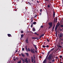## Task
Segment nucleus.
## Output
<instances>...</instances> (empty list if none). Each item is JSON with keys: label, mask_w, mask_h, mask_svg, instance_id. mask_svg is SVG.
Instances as JSON below:
<instances>
[{"label": "nucleus", "mask_w": 63, "mask_h": 63, "mask_svg": "<svg viewBox=\"0 0 63 63\" xmlns=\"http://www.w3.org/2000/svg\"><path fill=\"white\" fill-rule=\"evenodd\" d=\"M33 31H36V30L34 28H33Z\"/></svg>", "instance_id": "obj_26"}, {"label": "nucleus", "mask_w": 63, "mask_h": 63, "mask_svg": "<svg viewBox=\"0 0 63 63\" xmlns=\"http://www.w3.org/2000/svg\"><path fill=\"white\" fill-rule=\"evenodd\" d=\"M39 15H42V13H40Z\"/></svg>", "instance_id": "obj_56"}, {"label": "nucleus", "mask_w": 63, "mask_h": 63, "mask_svg": "<svg viewBox=\"0 0 63 63\" xmlns=\"http://www.w3.org/2000/svg\"><path fill=\"white\" fill-rule=\"evenodd\" d=\"M45 1H47V2H48L49 1V0H44Z\"/></svg>", "instance_id": "obj_30"}, {"label": "nucleus", "mask_w": 63, "mask_h": 63, "mask_svg": "<svg viewBox=\"0 0 63 63\" xmlns=\"http://www.w3.org/2000/svg\"><path fill=\"white\" fill-rule=\"evenodd\" d=\"M48 24L49 25L48 29H50V28H51V27H52V22H49L48 23Z\"/></svg>", "instance_id": "obj_3"}, {"label": "nucleus", "mask_w": 63, "mask_h": 63, "mask_svg": "<svg viewBox=\"0 0 63 63\" xmlns=\"http://www.w3.org/2000/svg\"><path fill=\"white\" fill-rule=\"evenodd\" d=\"M16 60V59H14V61H15Z\"/></svg>", "instance_id": "obj_62"}, {"label": "nucleus", "mask_w": 63, "mask_h": 63, "mask_svg": "<svg viewBox=\"0 0 63 63\" xmlns=\"http://www.w3.org/2000/svg\"><path fill=\"white\" fill-rule=\"evenodd\" d=\"M23 31H21V33H23Z\"/></svg>", "instance_id": "obj_32"}, {"label": "nucleus", "mask_w": 63, "mask_h": 63, "mask_svg": "<svg viewBox=\"0 0 63 63\" xmlns=\"http://www.w3.org/2000/svg\"><path fill=\"white\" fill-rule=\"evenodd\" d=\"M60 23H59V22H58L56 26H57V27H59V26L60 25Z\"/></svg>", "instance_id": "obj_7"}, {"label": "nucleus", "mask_w": 63, "mask_h": 63, "mask_svg": "<svg viewBox=\"0 0 63 63\" xmlns=\"http://www.w3.org/2000/svg\"><path fill=\"white\" fill-rule=\"evenodd\" d=\"M21 55H22H22H23V54L22 53H21Z\"/></svg>", "instance_id": "obj_61"}, {"label": "nucleus", "mask_w": 63, "mask_h": 63, "mask_svg": "<svg viewBox=\"0 0 63 63\" xmlns=\"http://www.w3.org/2000/svg\"><path fill=\"white\" fill-rule=\"evenodd\" d=\"M41 28H43V27H44L43 26H41Z\"/></svg>", "instance_id": "obj_44"}, {"label": "nucleus", "mask_w": 63, "mask_h": 63, "mask_svg": "<svg viewBox=\"0 0 63 63\" xmlns=\"http://www.w3.org/2000/svg\"><path fill=\"white\" fill-rule=\"evenodd\" d=\"M42 37V36H41V35L39 36V38H40V39H41V38Z\"/></svg>", "instance_id": "obj_42"}, {"label": "nucleus", "mask_w": 63, "mask_h": 63, "mask_svg": "<svg viewBox=\"0 0 63 63\" xmlns=\"http://www.w3.org/2000/svg\"><path fill=\"white\" fill-rule=\"evenodd\" d=\"M27 58H26V59H25L24 60L25 61V62L26 63H29L28 61L27 60Z\"/></svg>", "instance_id": "obj_6"}, {"label": "nucleus", "mask_w": 63, "mask_h": 63, "mask_svg": "<svg viewBox=\"0 0 63 63\" xmlns=\"http://www.w3.org/2000/svg\"><path fill=\"white\" fill-rule=\"evenodd\" d=\"M55 25H54V26H53L52 29V32H53V30H54V28H55Z\"/></svg>", "instance_id": "obj_9"}, {"label": "nucleus", "mask_w": 63, "mask_h": 63, "mask_svg": "<svg viewBox=\"0 0 63 63\" xmlns=\"http://www.w3.org/2000/svg\"><path fill=\"white\" fill-rule=\"evenodd\" d=\"M36 35H37V36H38V35H39V34H37V33H36Z\"/></svg>", "instance_id": "obj_58"}, {"label": "nucleus", "mask_w": 63, "mask_h": 63, "mask_svg": "<svg viewBox=\"0 0 63 63\" xmlns=\"http://www.w3.org/2000/svg\"><path fill=\"white\" fill-rule=\"evenodd\" d=\"M28 51H31V50H29Z\"/></svg>", "instance_id": "obj_60"}, {"label": "nucleus", "mask_w": 63, "mask_h": 63, "mask_svg": "<svg viewBox=\"0 0 63 63\" xmlns=\"http://www.w3.org/2000/svg\"><path fill=\"white\" fill-rule=\"evenodd\" d=\"M22 56L23 57H25V55H24V54L22 55Z\"/></svg>", "instance_id": "obj_31"}, {"label": "nucleus", "mask_w": 63, "mask_h": 63, "mask_svg": "<svg viewBox=\"0 0 63 63\" xmlns=\"http://www.w3.org/2000/svg\"><path fill=\"white\" fill-rule=\"evenodd\" d=\"M52 57V54H50L49 55L48 57V56H47L46 58V59H47H47H48V60H49V61H50L51 60H52V59L51 58Z\"/></svg>", "instance_id": "obj_1"}, {"label": "nucleus", "mask_w": 63, "mask_h": 63, "mask_svg": "<svg viewBox=\"0 0 63 63\" xmlns=\"http://www.w3.org/2000/svg\"><path fill=\"white\" fill-rule=\"evenodd\" d=\"M33 45L34 46V48H35L36 50H37V47H36V46L34 44H33Z\"/></svg>", "instance_id": "obj_10"}, {"label": "nucleus", "mask_w": 63, "mask_h": 63, "mask_svg": "<svg viewBox=\"0 0 63 63\" xmlns=\"http://www.w3.org/2000/svg\"><path fill=\"white\" fill-rule=\"evenodd\" d=\"M31 24H32L31 25V28H32V27H33V23H31Z\"/></svg>", "instance_id": "obj_16"}, {"label": "nucleus", "mask_w": 63, "mask_h": 63, "mask_svg": "<svg viewBox=\"0 0 63 63\" xmlns=\"http://www.w3.org/2000/svg\"><path fill=\"white\" fill-rule=\"evenodd\" d=\"M26 54L27 56L28 57L29 56V54H28V53H26Z\"/></svg>", "instance_id": "obj_22"}, {"label": "nucleus", "mask_w": 63, "mask_h": 63, "mask_svg": "<svg viewBox=\"0 0 63 63\" xmlns=\"http://www.w3.org/2000/svg\"><path fill=\"white\" fill-rule=\"evenodd\" d=\"M42 47H44V48H45V47H46L45 46V45H43L42 46Z\"/></svg>", "instance_id": "obj_28"}, {"label": "nucleus", "mask_w": 63, "mask_h": 63, "mask_svg": "<svg viewBox=\"0 0 63 63\" xmlns=\"http://www.w3.org/2000/svg\"><path fill=\"white\" fill-rule=\"evenodd\" d=\"M59 39H61V40H62V41H63V39H61V37H59Z\"/></svg>", "instance_id": "obj_39"}, {"label": "nucleus", "mask_w": 63, "mask_h": 63, "mask_svg": "<svg viewBox=\"0 0 63 63\" xmlns=\"http://www.w3.org/2000/svg\"><path fill=\"white\" fill-rule=\"evenodd\" d=\"M54 48H53L52 49H51V51H53V50H54Z\"/></svg>", "instance_id": "obj_25"}, {"label": "nucleus", "mask_w": 63, "mask_h": 63, "mask_svg": "<svg viewBox=\"0 0 63 63\" xmlns=\"http://www.w3.org/2000/svg\"><path fill=\"white\" fill-rule=\"evenodd\" d=\"M44 34H42L41 35V36H42V37H43V36H44Z\"/></svg>", "instance_id": "obj_29"}, {"label": "nucleus", "mask_w": 63, "mask_h": 63, "mask_svg": "<svg viewBox=\"0 0 63 63\" xmlns=\"http://www.w3.org/2000/svg\"><path fill=\"white\" fill-rule=\"evenodd\" d=\"M37 16V15H35L34 17V18H36V17Z\"/></svg>", "instance_id": "obj_38"}, {"label": "nucleus", "mask_w": 63, "mask_h": 63, "mask_svg": "<svg viewBox=\"0 0 63 63\" xmlns=\"http://www.w3.org/2000/svg\"><path fill=\"white\" fill-rule=\"evenodd\" d=\"M16 59H17V60H18V58H16Z\"/></svg>", "instance_id": "obj_53"}, {"label": "nucleus", "mask_w": 63, "mask_h": 63, "mask_svg": "<svg viewBox=\"0 0 63 63\" xmlns=\"http://www.w3.org/2000/svg\"><path fill=\"white\" fill-rule=\"evenodd\" d=\"M31 59H33V57H32V56L31 57Z\"/></svg>", "instance_id": "obj_49"}, {"label": "nucleus", "mask_w": 63, "mask_h": 63, "mask_svg": "<svg viewBox=\"0 0 63 63\" xmlns=\"http://www.w3.org/2000/svg\"><path fill=\"white\" fill-rule=\"evenodd\" d=\"M25 48L26 51H27V52H28V49H27V46H25Z\"/></svg>", "instance_id": "obj_12"}, {"label": "nucleus", "mask_w": 63, "mask_h": 63, "mask_svg": "<svg viewBox=\"0 0 63 63\" xmlns=\"http://www.w3.org/2000/svg\"><path fill=\"white\" fill-rule=\"evenodd\" d=\"M55 61V60L53 59L52 60V62H53Z\"/></svg>", "instance_id": "obj_34"}, {"label": "nucleus", "mask_w": 63, "mask_h": 63, "mask_svg": "<svg viewBox=\"0 0 63 63\" xmlns=\"http://www.w3.org/2000/svg\"><path fill=\"white\" fill-rule=\"evenodd\" d=\"M37 3H39V1H37Z\"/></svg>", "instance_id": "obj_57"}, {"label": "nucleus", "mask_w": 63, "mask_h": 63, "mask_svg": "<svg viewBox=\"0 0 63 63\" xmlns=\"http://www.w3.org/2000/svg\"><path fill=\"white\" fill-rule=\"evenodd\" d=\"M28 3L29 4H30V5H31V3H30V2H29Z\"/></svg>", "instance_id": "obj_47"}, {"label": "nucleus", "mask_w": 63, "mask_h": 63, "mask_svg": "<svg viewBox=\"0 0 63 63\" xmlns=\"http://www.w3.org/2000/svg\"><path fill=\"white\" fill-rule=\"evenodd\" d=\"M40 58H41L42 57V56H40Z\"/></svg>", "instance_id": "obj_54"}, {"label": "nucleus", "mask_w": 63, "mask_h": 63, "mask_svg": "<svg viewBox=\"0 0 63 63\" xmlns=\"http://www.w3.org/2000/svg\"><path fill=\"white\" fill-rule=\"evenodd\" d=\"M32 39H37L38 38V37H32Z\"/></svg>", "instance_id": "obj_15"}, {"label": "nucleus", "mask_w": 63, "mask_h": 63, "mask_svg": "<svg viewBox=\"0 0 63 63\" xmlns=\"http://www.w3.org/2000/svg\"><path fill=\"white\" fill-rule=\"evenodd\" d=\"M33 56L34 58V59H35V58H36V57H35V54L33 55Z\"/></svg>", "instance_id": "obj_21"}, {"label": "nucleus", "mask_w": 63, "mask_h": 63, "mask_svg": "<svg viewBox=\"0 0 63 63\" xmlns=\"http://www.w3.org/2000/svg\"><path fill=\"white\" fill-rule=\"evenodd\" d=\"M57 46H58V47H60V48L62 47V46H60V44H59V45H57Z\"/></svg>", "instance_id": "obj_14"}, {"label": "nucleus", "mask_w": 63, "mask_h": 63, "mask_svg": "<svg viewBox=\"0 0 63 63\" xmlns=\"http://www.w3.org/2000/svg\"><path fill=\"white\" fill-rule=\"evenodd\" d=\"M50 51H49L47 53V54H49V53H50Z\"/></svg>", "instance_id": "obj_23"}, {"label": "nucleus", "mask_w": 63, "mask_h": 63, "mask_svg": "<svg viewBox=\"0 0 63 63\" xmlns=\"http://www.w3.org/2000/svg\"><path fill=\"white\" fill-rule=\"evenodd\" d=\"M42 11H43V9H40V12H42Z\"/></svg>", "instance_id": "obj_27"}, {"label": "nucleus", "mask_w": 63, "mask_h": 63, "mask_svg": "<svg viewBox=\"0 0 63 63\" xmlns=\"http://www.w3.org/2000/svg\"><path fill=\"white\" fill-rule=\"evenodd\" d=\"M56 34H55V35H56V36L57 37H58V36L57 35V31H56Z\"/></svg>", "instance_id": "obj_18"}, {"label": "nucleus", "mask_w": 63, "mask_h": 63, "mask_svg": "<svg viewBox=\"0 0 63 63\" xmlns=\"http://www.w3.org/2000/svg\"><path fill=\"white\" fill-rule=\"evenodd\" d=\"M34 34H35L36 35V34H37V33L35 32V33H34Z\"/></svg>", "instance_id": "obj_51"}, {"label": "nucleus", "mask_w": 63, "mask_h": 63, "mask_svg": "<svg viewBox=\"0 0 63 63\" xmlns=\"http://www.w3.org/2000/svg\"><path fill=\"white\" fill-rule=\"evenodd\" d=\"M60 63H63L62 62H61Z\"/></svg>", "instance_id": "obj_64"}, {"label": "nucleus", "mask_w": 63, "mask_h": 63, "mask_svg": "<svg viewBox=\"0 0 63 63\" xmlns=\"http://www.w3.org/2000/svg\"><path fill=\"white\" fill-rule=\"evenodd\" d=\"M31 52H32V53H33V54L35 53V52H36V53H37V50H35V49H31Z\"/></svg>", "instance_id": "obj_2"}, {"label": "nucleus", "mask_w": 63, "mask_h": 63, "mask_svg": "<svg viewBox=\"0 0 63 63\" xmlns=\"http://www.w3.org/2000/svg\"><path fill=\"white\" fill-rule=\"evenodd\" d=\"M57 28H58V27L57 26H56L55 28V32H56V30L57 29Z\"/></svg>", "instance_id": "obj_8"}, {"label": "nucleus", "mask_w": 63, "mask_h": 63, "mask_svg": "<svg viewBox=\"0 0 63 63\" xmlns=\"http://www.w3.org/2000/svg\"><path fill=\"white\" fill-rule=\"evenodd\" d=\"M63 36V34L62 33H60L59 34H58V36L61 37H62Z\"/></svg>", "instance_id": "obj_5"}, {"label": "nucleus", "mask_w": 63, "mask_h": 63, "mask_svg": "<svg viewBox=\"0 0 63 63\" xmlns=\"http://www.w3.org/2000/svg\"><path fill=\"white\" fill-rule=\"evenodd\" d=\"M32 62H33V59H32Z\"/></svg>", "instance_id": "obj_45"}, {"label": "nucleus", "mask_w": 63, "mask_h": 63, "mask_svg": "<svg viewBox=\"0 0 63 63\" xmlns=\"http://www.w3.org/2000/svg\"><path fill=\"white\" fill-rule=\"evenodd\" d=\"M17 50H16V52H15V53H16V52H17Z\"/></svg>", "instance_id": "obj_43"}, {"label": "nucleus", "mask_w": 63, "mask_h": 63, "mask_svg": "<svg viewBox=\"0 0 63 63\" xmlns=\"http://www.w3.org/2000/svg\"><path fill=\"white\" fill-rule=\"evenodd\" d=\"M57 17H56V21H57Z\"/></svg>", "instance_id": "obj_41"}, {"label": "nucleus", "mask_w": 63, "mask_h": 63, "mask_svg": "<svg viewBox=\"0 0 63 63\" xmlns=\"http://www.w3.org/2000/svg\"><path fill=\"white\" fill-rule=\"evenodd\" d=\"M61 44H63V42H61Z\"/></svg>", "instance_id": "obj_63"}, {"label": "nucleus", "mask_w": 63, "mask_h": 63, "mask_svg": "<svg viewBox=\"0 0 63 63\" xmlns=\"http://www.w3.org/2000/svg\"><path fill=\"white\" fill-rule=\"evenodd\" d=\"M24 48H22V50H23V51H24Z\"/></svg>", "instance_id": "obj_35"}, {"label": "nucleus", "mask_w": 63, "mask_h": 63, "mask_svg": "<svg viewBox=\"0 0 63 63\" xmlns=\"http://www.w3.org/2000/svg\"><path fill=\"white\" fill-rule=\"evenodd\" d=\"M36 22H33V24H36Z\"/></svg>", "instance_id": "obj_24"}, {"label": "nucleus", "mask_w": 63, "mask_h": 63, "mask_svg": "<svg viewBox=\"0 0 63 63\" xmlns=\"http://www.w3.org/2000/svg\"><path fill=\"white\" fill-rule=\"evenodd\" d=\"M47 7L48 8H49V7H50V6L49 5H48Z\"/></svg>", "instance_id": "obj_33"}, {"label": "nucleus", "mask_w": 63, "mask_h": 63, "mask_svg": "<svg viewBox=\"0 0 63 63\" xmlns=\"http://www.w3.org/2000/svg\"><path fill=\"white\" fill-rule=\"evenodd\" d=\"M61 27H63V25H61Z\"/></svg>", "instance_id": "obj_46"}, {"label": "nucleus", "mask_w": 63, "mask_h": 63, "mask_svg": "<svg viewBox=\"0 0 63 63\" xmlns=\"http://www.w3.org/2000/svg\"><path fill=\"white\" fill-rule=\"evenodd\" d=\"M46 47H49V46H48V45H47L46 46Z\"/></svg>", "instance_id": "obj_40"}, {"label": "nucleus", "mask_w": 63, "mask_h": 63, "mask_svg": "<svg viewBox=\"0 0 63 63\" xmlns=\"http://www.w3.org/2000/svg\"><path fill=\"white\" fill-rule=\"evenodd\" d=\"M24 36V35H23V34H21V38H23V37Z\"/></svg>", "instance_id": "obj_20"}, {"label": "nucleus", "mask_w": 63, "mask_h": 63, "mask_svg": "<svg viewBox=\"0 0 63 63\" xmlns=\"http://www.w3.org/2000/svg\"><path fill=\"white\" fill-rule=\"evenodd\" d=\"M20 59L23 62H25V61H24V59H23L22 58H20Z\"/></svg>", "instance_id": "obj_11"}, {"label": "nucleus", "mask_w": 63, "mask_h": 63, "mask_svg": "<svg viewBox=\"0 0 63 63\" xmlns=\"http://www.w3.org/2000/svg\"><path fill=\"white\" fill-rule=\"evenodd\" d=\"M35 60H34V62L33 63H35Z\"/></svg>", "instance_id": "obj_59"}, {"label": "nucleus", "mask_w": 63, "mask_h": 63, "mask_svg": "<svg viewBox=\"0 0 63 63\" xmlns=\"http://www.w3.org/2000/svg\"><path fill=\"white\" fill-rule=\"evenodd\" d=\"M29 38L28 37H27L26 40L25 41V42L26 43H27V44H28L29 43Z\"/></svg>", "instance_id": "obj_4"}, {"label": "nucleus", "mask_w": 63, "mask_h": 63, "mask_svg": "<svg viewBox=\"0 0 63 63\" xmlns=\"http://www.w3.org/2000/svg\"><path fill=\"white\" fill-rule=\"evenodd\" d=\"M47 42H49V40H48V39H47Z\"/></svg>", "instance_id": "obj_48"}, {"label": "nucleus", "mask_w": 63, "mask_h": 63, "mask_svg": "<svg viewBox=\"0 0 63 63\" xmlns=\"http://www.w3.org/2000/svg\"><path fill=\"white\" fill-rule=\"evenodd\" d=\"M33 22V20H32L31 21V22Z\"/></svg>", "instance_id": "obj_50"}, {"label": "nucleus", "mask_w": 63, "mask_h": 63, "mask_svg": "<svg viewBox=\"0 0 63 63\" xmlns=\"http://www.w3.org/2000/svg\"><path fill=\"white\" fill-rule=\"evenodd\" d=\"M46 59H45L44 60L43 63H46Z\"/></svg>", "instance_id": "obj_19"}, {"label": "nucleus", "mask_w": 63, "mask_h": 63, "mask_svg": "<svg viewBox=\"0 0 63 63\" xmlns=\"http://www.w3.org/2000/svg\"><path fill=\"white\" fill-rule=\"evenodd\" d=\"M53 18H54V17H55V12H54V11H53Z\"/></svg>", "instance_id": "obj_13"}, {"label": "nucleus", "mask_w": 63, "mask_h": 63, "mask_svg": "<svg viewBox=\"0 0 63 63\" xmlns=\"http://www.w3.org/2000/svg\"><path fill=\"white\" fill-rule=\"evenodd\" d=\"M59 57H60V58H62V56H60Z\"/></svg>", "instance_id": "obj_36"}, {"label": "nucleus", "mask_w": 63, "mask_h": 63, "mask_svg": "<svg viewBox=\"0 0 63 63\" xmlns=\"http://www.w3.org/2000/svg\"><path fill=\"white\" fill-rule=\"evenodd\" d=\"M30 50V48H28V50Z\"/></svg>", "instance_id": "obj_52"}, {"label": "nucleus", "mask_w": 63, "mask_h": 63, "mask_svg": "<svg viewBox=\"0 0 63 63\" xmlns=\"http://www.w3.org/2000/svg\"><path fill=\"white\" fill-rule=\"evenodd\" d=\"M8 37H12V35H11V34H8Z\"/></svg>", "instance_id": "obj_17"}, {"label": "nucleus", "mask_w": 63, "mask_h": 63, "mask_svg": "<svg viewBox=\"0 0 63 63\" xmlns=\"http://www.w3.org/2000/svg\"><path fill=\"white\" fill-rule=\"evenodd\" d=\"M60 31H62V29H61L60 30Z\"/></svg>", "instance_id": "obj_55"}, {"label": "nucleus", "mask_w": 63, "mask_h": 63, "mask_svg": "<svg viewBox=\"0 0 63 63\" xmlns=\"http://www.w3.org/2000/svg\"><path fill=\"white\" fill-rule=\"evenodd\" d=\"M17 63H21V61H20L19 62H17Z\"/></svg>", "instance_id": "obj_37"}]
</instances>
